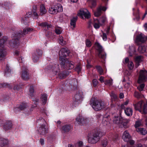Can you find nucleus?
Returning <instances> with one entry per match:
<instances>
[{"label": "nucleus", "mask_w": 147, "mask_h": 147, "mask_svg": "<svg viewBox=\"0 0 147 147\" xmlns=\"http://www.w3.org/2000/svg\"><path fill=\"white\" fill-rule=\"evenodd\" d=\"M30 75L27 70H23L21 74V77L23 80H27L30 78Z\"/></svg>", "instance_id": "9b49d317"}, {"label": "nucleus", "mask_w": 147, "mask_h": 147, "mask_svg": "<svg viewBox=\"0 0 147 147\" xmlns=\"http://www.w3.org/2000/svg\"><path fill=\"white\" fill-rule=\"evenodd\" d=\"M105 84L106 85H108L109 86H111L113 84L112 80H109L105 81Z\"/></svg>", "instance_id": "72a5a7b5"}, {"label": "nucleus", "mask_w": 147, "mask_h": 147, "mask_svg": "<svg viewBox=\"0 0 147 147\" xmlns=\"http://www.w3.org/2000/svg\"><path fill=\"white\" fill-rule=\"evenodd\" d=\"M145 85L144 84H142L138 86L137 88L140 91H142L143 90V89Z\"/></svg>", "instance_id": "a19ab883"}, {"label": "nucleus", "mask_w": 147, "mask_h": 147, "mask_svg": "<svg viewBox=\"0 0 147 147\" xmlns=\"http://www.w3.org/2000/svg\"><path fill=\"white\" fill-rule=\"evenodd\" d=\"M145 38L144 35L142 33L138 35L136 38V42H145Z\"/></svg>", "instance_id": "4468645a"}, {"label": "nucleus", "mask_w": 147, "mask_h": 147, "mask_svg": "<svg viewBox=\"0 0 147 147\" xmlns=\"http://www.w3.org/2000/svg\"><path fill=\"white\" fill-rule=\"evenodd\" d=\"M106 9L105 7L100 6L97 8L96 11L94 12V15L95 17H98L101 15L102 11H105Z\"/></svg>", "instance_id": "f8f14e48"}, {"label": "nucleus", "mask_w": 147, "mask_h": 147, "mask_svg": "<svg viewBox=\"0 0 147 147\" xmlns=\"http://www.w3.org/2000/svg\"><path fill=\"white\" fill-rule=\"evenodd\" d=\"M33 14L34 16L36 18H38V14L36 11L33 12Z\"/></svg>", "instance_id": "6e6d98bb"}, {"label": "nucleus", "mask_w": 147, "mask_h": 147, "mask_svg": "<svg viewBox=\"0 0 147 147\" xmlns=\"http://www.w3.org/2000/svg\"><path fill=\"white\" fill-rule=\"evenodd\" d=\"M54 7H51L49 9V12L51 14H55L57 13V12L55 10Z\"/></svg>", "instance_id": "c85d7f7f"}, {"label": "nucleus", "mask_w": 147, "mask_h": 147, "mask_svg": "<svg viewBox=\"0 0 147 147\" xmlns=\"http://www.w3.org/2000/svg\"><path fill=\"white\" fill-rule=\"evenodd\" d=\"M90 103L93 108L96 111L100 110L105 106V103L102 101L94 98H92Z\"/></svg>", "instance_id": "f03ea898"}, {"label": "nucleus", "mask_w": 147, "mask_h": 147, "mask_svg": "<svg viewBox=\"0 0 147 147\" xmlns=\"http://www.w3.org/2000/svg\"><path fill=\"white\" fill-rule=\"evenodd\" d=\"M144 146H142L141 144H140L138 146L135 145L132 147H144Z\"/></svg>", "instance_id": "69168bd1"}, {"label": "nucleus", "mask_w": 147, "mask_h": 147, "mask_svg": "<svg viewBox=\"0 0 147 147\" xmlns=\"http://www.w3.org/2000/svg\"><path fill=\"white\" fill-rule=\"evenodd\" d=\"M6 69L7 70V71H5V75L6 76H8V74L10 73L11 72V70L10 69H9V67H6Z\"/></svg>", "instance_id": "c03bdc74"}, {"label": "nucleus", "mask_w": 147, "mask_h": 147, "mask_svg": "<svg viewBox=\"0 0 147 147\" xmlns=\"http://www.w3.org/2000/svg\"><path fill=\"white\" fill-rule=\"evenodd\" d=\"M40 142L42 145H43L44 143V140L43 139H40Z\"/></svg>", "instance_id": "774afa93"}, {"label": "nucleus", "mask_w": 147, "mask_h": 147, "mask_svg": "<svg viewBox=\"0 0 147 147\" xmlns=\"http://www.w3.org/2000/svg\"><path fill=\"white\" fill-rule=\"evenodd\" d=\"M142 125V123L141 121H138L136 122L135 124V127L136 128Z\"/></svg>", "instance_id": "58836bf2"}, {"label": "nucleus", "mask_w": 147, "mask_h": 147, "mask_svg": "<svg viewBox=\"0 0 147 147\" xmlns=\"http://www.w3.org/2000/svg\"><path fill=\"white\" fill-rule=\"evenodd\" d=\"M37 9V6L36 5H34L33 6L32 11H36V10Z\"/></svg>", "instance_id": "5fc2aeb1"}, {"label": "nucleus", "mask_w": 147, "mask_h": 147, "mask_svg": "<svg viewBox=\"0 0 147 147\" xmlns=\"http://www.w3.org/2000/svg\"><path fill=\"white\" fill-rule=\"evenodd\" d=\"M12 126V123L11 122L6 123L4 125V128L5 130L10 129Z\"/></svg>", "instance_id": "a878e982"}, {"label": "nucleus", "mask_w": 147, "mask_h": 147, "mask_svg": "<svg viewBox=\"0 0 147 147\" xmlns=\"http://www.w3.org/2000/svg\"><path fill=\"white\" fill-rule=\"evenodd\" d=\"M69 52L67 51L65 48L62 49L59 53V60L61 61V66L63 67H65L64 65H69V63H65L64 62L65 57L68 55Z\"/></svg>", "instance_id": "7ed1b4c3"}, {"label": "nucleus", "mask_w": 147, "mask_h": 147, "mask_svg": "<svg viewBox=\"0 0 147 147\" xmlns=\"http://www.w3.org/2000/svg\"><path fill=\"white\" fill-rule=\"evenodd\" d=\"M101 132V130L98 129L94 131L89 134L88 136L89 142L92 144L97 142L100 139V135Z\"/></svg>", "instance_id": "f257e3e1"}, {"label": "nucleus", "mask_w": 147, "mask_h": 147, "mask_svg": "<svg viewBox=\"0 0 147 147\" xmlns=\"http://www.w3.org/2000/svg\"><path fill=\"white\" fill-rule=\"evenodd\" d=\"M96 68L98 72V73L100 74H102L103 72V70L102 68L99 66H98L96 67Z\"/></svg>", "instance_id": "f704fd0d"}, {"label": "nucleus", "mask_w": 147, "mask_h": 147, "mask_svg": "<svg viewBox=\"0 0 147 147\" xmlns=\"http://www.w3.org/2000/svg\"><path fill=\"white\" fill-rule=\"evenodd\" d=\"M59 43L62 45H63L66 44V42L63 39V37L62 36H60L59 38Z\"/></svg>", "instance_id": "cd10ccee"}, {"label": "nucleus", "mask_w": 147, "mask_h": 147, "mask_svg": "<svg viewBox=\"0 0 147 147\" xmlns=\"http://www.w3.org/2000/svg\"><path fill=\"white\" fill-rule=\"evenodd\" d=\"M127 103H128V102H126L124 103V104L121 105V108L122 109H124L125 108L124 105H126L127 104Z\"/></svg>", "instance_id": "bf43d9fd"}, {"label": "nucleus", "mask_w": 147, "mask_h": 147, "mask_svg": "<svg viewBox=\"0 0 147 147\" xmlns=\"http://www.w3.org/2000/svg\"><path fill=\"white\" fill-rule=\"evenodd\" d=\"M147 79V71L145 70L140 71L138 82L139 83L145 82Z\"/></svg>", "instance_id": "39448f33"}, {"label": "nucleus", "mask_w": 147, "mask_h": 147, "mask_svg": "<svg viewBox=\"0 0 147 147\" xmlns=\"http://www.w3.org/2000/svg\"><path fill=\"white\" fill-rule=\"evenodd\" d=\"M131 138V136L128 131H124L122 136V138L124 141L128 142L129 141Z\"/></svg>", "instance_id": "2eb2a0df"}, {"label": "nucleus", "mask_w": 147, "mask_h": 147, "mask_svg": "<svg viewBox=\"0 0 147 147\" xmlns=\"http://www.w3.org/2000/svg\"><path fill=\"white\" fill-rule=\"evenodd\" d=\"M104 78L103 77L101 76L99 79V80L101 83H102V82H105L104 81Z\"/></svg>", "instance_id": "4d7b16f0"}, {"label": "nucleus", "mask_w": 147, "mask_h": 147, "mask_svg": "<svg viewBox=\"0 0 147 147\" xmlns=\"http://www.w3.org/2000/svg\"><path fill=\"white\" fill-rule=\"evenodd\" d=\"M138 51L141 53H144L146 51V48L145 46H140L138 48Z\"/></svg>", "instance_id": "4be33fe9"}, {"label": "nucleus", "mask_w": 147, "mask_h": 147, "mask_svg": "<svg viewBox=\"0 0 147 147\" xmlns=\"http://www.w3.org/2000/svg\"><path fill=\"white\" fill-rule=\"evenodd\" d=\"M47 69L52 71L55 74H57L59 70V65L57 64H55L53 66L50 65L47 67Z\"/></svg>", "instance_id": "9d476101"}, {"label": "nucleus", "mask_w": 147, "mask_h": 147, "mask_svg": "<svg viewBox=\"0 0 147 147\" xmlns=\"http://www.w3.org/2000/svg\"><path fill=\"white\" fill-rule=\"evenodd\" d=\"M42 51L39 49H38L36 50V51L34 54H36L37 55H38V56L40 57L41 56L42 54Z\"/></svg>", "instance_id": "c9c22d12"}, {"label": "nucleus", "mask_w": 147, "mask_h": 147, "mask_svg": "<svg viewBox=\"0 0 147 147\" xmlns=\"http://www.w3.org/2000/svg\"><path fill=\"white\" fill-rule=\"evenodd\" d=\"M130 85V83L129 82L126 83V84H125V86L126 88H128L129 87Z\"/></svg>", "instance_id": "680f3d73"}, {"label": "nucleus", "mask_w": 147, "mask_h": 147, "mask_svg": "<svg viewBox=\"0 0 147 147\" xmlns=\"http://www.w3.org/2000/svg\"><path fill=\"white\" fill-rule=\"evenodd\" d=\"M86 45L87 47H89L92 45V43L91 41L88 39H87L86 41Z\"/></svg>", "instance_id": "4c0bfd02"}, {"label": "nucleus", "mask_w": 147, "mask_h": 147, "mask_svg": "<svg viewBox=\"0 0 147 147\" xmlns=\"http://www.w3.org/2000/svg\"><path fill=\"white\" fill-rule=\"evenodd\" d=\"M39 57L38 55H37L36 54H33L32 55V60L34 62H37L38 59V58Z\"/></svg>", "instance_id": "473e14b6"}, {"label": "nucleus", "mask_w": 147, "mask_h": 147, "mask_svg": "<svg viewBox=\"0 0 147 147\" xmlns=\"http://www.w3.org/2000/svg\"><path fill=\"white\" fill-rule=\"evenodd\" d=\"M93 84L94 86H96L98 83V81L97 80L94 79L93 80Z\"/></svg>", "instance_id": "49530a36"}, {"label": "nucleus", "mask_w": 147, "mask_h": 147, "mask_svg": "<svg viewBox=\"0 0 147 147\" xmlns=\"http://www.w3.org/2000/svg\"><path fill=\"white\" fill-rule=\"evenodd\" d=\"M32 30V29L29 28H27V29L23 31V33L25 34L28 33V32L31 31Z\"/></svg>", "instance_id": "3c124183"}, {"label": "nucleus", "mask_w": 147, "mask_h": 147, "mask_svg": "<svg viewBox=\"0 0 147 147\" xmlns=\"http://www.w3.org/2000/svg\"><path fill=\"white\" fill-rule=\"evenodd\" d=\"M8 142V140L5 139L0 138V146H2L7 144Z\"/></svg>", "instance_id": "5701e85b"}, {"label": "nucleus", "mask_w": 147, "mask_h": 147, "mask_svg": "<svg viewBox=\"0 0 147 147\" xmlns=\"http://www.w3.org/2000/svg\"><path fill=\"white\" fill-rule=\"evenodd\" d=\"M40 99L42 103L45 104L47 100V97L46 95H42L40 97Z\"/></svg>", "instance_id": "b1692460"}, {"label": "nucleus", "mask_w": 147, "mask_h": 147, "mask_svg": "<svg viewBox=\"0 0 147 147\" xmlns=\"http://www.w3.org/2000/svg\"><path fill=\"white\" fill-rule=\"evenodd\" d=\"M137 131L143 135H145L147 133V131L143 128H139L136 129Z\"/></svg>", "instance_id": "aec40b11"}, {"label": "nucleus", "mask_w": 147, "mask_h": 147, "mask_svg": "<svg viewBox=\"0 0 147 147\" xmlns=\"http://www.w3.org/2000/svg\"><path fill=\"white\" fill-rule=\"evenodd\" d=\"M32 12H28L25 15L26 18H29L31 17L32 16Z\"/></svg>", "instance_id": "8fccbe9b"}, {"label": "nucleus", "mask_w": 147, "mask_h": 147, "mask_svg": "<svg viewBox=\"0 0 147 147\" xmlns=\"http://www.w3.org/2000/svg\"><path fill=\"white\" fill-rule=\"evenodd\" d=\"M102 38L103 40L104 41H106L107 40V36L106 34L105 33H103H103Z\"/></svg>", "instance_id": "de8ad7c7"}, {"label": "nucleus", "mask_w": 147, "mask_h": 147, "mask_svg": "<svg viewBox=\"0 0 147 147\" xmlns=\"http://www.w3.org/2000/svg\"><path fill=\"white\" fill-rule=\"evenodd\" d=\"M134 64L133 62L131 61H129L128 63L127 66L129 69H132L134 67Z\"/></svg>", "instance_id": "2f4dec72"}, {"label": "nucleus", "mask_w": 147, "mask_h": 147, "mask_svg": "<svg viewBox=\"0 0 147 147\" xmlns=\"http://www.w3.org/2000/svg\"><path fill=\"white\" fill-rule=\"evenodd\" d=\"M6 53L5 50L4 49H1L0 50V60H1V58H3L5 57Z\"/></svg>", "instance_id": "393cba45"}, {"label": "nucleus", "mask_w": 147, "mask_h": 147, "mask_svg": "<svg viewBox=\"0 0 147 147\" xmlns=\"http://www.w3.org/2000/svg\"><path fill=\"white\" fill-rule=\"evenodd\" d=\"M91 16L90 13L86 9H81L77 14V16L73 18H89Z\"/></svg>", "instance_id": "20e7f679"}, {"label": "nucleus", "mask_w": 147, "mask_h": 147, "mask_svg": "<svg viewBox=\"0 0 147 147\" xmlns=\"http://www.w3.org/2000/svg\"><path fill=\"white\" fill-rule=\"evenodd\" d=\"M62 32V30L61 29L58 28L55 30V32L57 34H60Z\"/></svg>", "instance_id": "a18cd8bd"}, {"label": "nucleus", "mask_w": 147, "mask_h": 147, "mask_svg": "<svg viewBox=\"0 0 147 147\" xmlns=\"http://www.w3.org/2000/svg\"><path fill=\"white\" fill-rule=\"evenodd\" d=\"M20 88L19 86L18 85H16L14 86L13 88V89L15 90H18L20 89Z\"/></svg>", "instance_id": "864d4df0"}, {"label": "nucleus", "mask_w": 147, "mask_h": 147, "mask_svg": "<svg viewBox=\"0 0 147 147\" xmlns=\"http://www.w3.org/2000/svg\"><path fill=\"white\" fill-rule=\"evenodd\" d=\"M142 112L144 113H147V103L145 104L144 103V105L142 107Z\"/></svg>", "instance_id": "7c9ffc66"}, {"label": "nucleus", "mask_w": 147, "mask_h": 147, "mask_svg": "<svg viewBox=\"0 0 147 147\" xmlns=\"http://www.w3.org/2000/svg\"><path fill=\"white\" fill-rule=\"evenodd\" d=\"M40 25L43 27L47 26V28L48 29L50 28L51 26L48 25V24L46 22L42 23L40 24Z\"/></svg>", "instance_id": "e433bc0d"}, {"label": "nucleus", "mask_w": 147, "mask_h": 147, "mask_svg": "<svg viewBox=\"0 0 147 147\" xmlns=\"http://www.w3.org/2000/svg\"><path fill=\"white\" fill-rule=\"evenodd\" d=\"M26 107V105L25 104H23L22 105H21L20 107V109H23Z\"/></svg>", "instance_id": "e2e57ef3"}, {"label": "nucleus", "mask_w": 147, "mask_h": 147, "mask_svg": "<svg viewBox=\"0 0 147 147\" xmlns=\"http://www.w3.org/2000/svg\"><path fill=\"white\" fill-rule=\"evenodd\" d=\"M113 121L114 123L116 124L121 123L124 126L126 124H125L124 123H127L128 121L125 120L123 119V118L121 117H118V116H115L113 118Z\"/></svg>", "instance_id": "0eeeda50"}, {"label": "nucleus", "mask_w": 147, "mask_h": 147, "mask_svg": "<svg viewBox=\"0 0 147 147\" xmlns=\"http://www.w3.org/2000/svg\"><path fill=\"white\" fill-rule=\"evenodd\" d=\"M129 51H130L129 52V53H134L135 52V49L134 47L133 46H131L130 47H129Z\"/></svg>", "instance_id": "37998d69"}, {"label": "nucleus", "mask_w": 147, "mask_h": 147, "mask_svg": "<svg viewBox=\"0 0 147 147\" xmlns=\"http://www.w3.org/2000/svg\"><path fill=\"white\" fill-rule=\"evenodd\" d=\"M39 131L41 132V134L42 135H44L46 133V129L45 128H40L39 129Z\"/></svg>", "instance_id": "79ce46f5"}, {"label": "nucleus", "mask_w": 147, "mask_h": 147, "mask_svg": "<svg viewBox=\"0 0 147 147\" xmlns=\"http://www.w3.org/2000/svg\"><path fill=\"white\" fill-rule=\"evenodd\" d=\"M77 146L81 147L83 145V142L82 141H79L77 142L76 144Z\"/></svg>", "instance_id": "603ef678"}, {"label": "nucleus", "mask_w": 147, "mask_h": 147, "mask_svg": "<svg viewBox=\"0 0 147 147\" xmlns=\"http://www.w3.org/2000/svg\"><path fill=\"white\" fill-rule=\"evenodd\" d=\"M129 61V59L128 57H126L125 59V63H128Z\"/></svg>", "instance_id": "338daca9"}, {"label": "nucleus", "mask_w": 147, "mask_h": 147, "mask_svg": "<svg viewBox=\"0 0 147 147\" xmlns=\"http://www.w3.org/2000/svg\"><path fill=\"white\" fill-rule=\"evenodd\" d=\"M124 111L126 115L127 116H131L132 115L133 111L131 108L127 107L124 109Z\"/></svg>", "instance_id": "dca6fc26"}, {"label": "nucleus", "mask_w": 147, "mask_h": 147, "mask_svg": "<svg viewBox=\"0 0 147 147\" xmlns=\"http://www.w3.org/2000/svg\"><path fill=\"white\" fill-rule=\"evenodd\" d=\"M134 96L138 98L140 97L139 94L137 92H135L134 93Z\"/></svg>", "instance_id": "13d9d810"}, {"label": "nucleus", "mask_w": 147, "mask_h": 147, "mask_svg": "<svg viewBox=\"0 0 147 147\" xmlns=\"http://www.w3.org/2000/svg\"><path fill=\"white\" fill-rule=\"evenodd\" d=\"M105 20L104 19H94L93 26L95 29L99 28L100 26L103 25Z\"/></svg>", "instance_id": "423d86ee"}, {"label": "nucleus", "mask_w": 147, "mask_h": 147, "mask_svg": "<svg viewBox=\"0 0 147 147\" xmlns=\"http://www.w3.org/2000/svg\"><path fill=\"white\" fill-rule=\"evenodd\" d=\"M57 13L60 12L62 11V7L60 4H57L54 7Z\"/></svg>", "instance_id": "a211bd4d"}, {"label": "nucleus", "mask_w": 147, "mask_h": 147, "mask_svg": "<svg viewBox=\"0 0 147 147\" xmlns=\"http://www.w3.org/2000/svg\"><path fill=\"white\" fill-rule=\"evenodd\" d=\"M81 67L80 65L77 66L76 68V70L77 71L79 74L81 71Z\"/></svg>", "instance_id": "09e8293b"}, {"label": "nucleus", "mask_w": 147, "mask_h": 147, "mask_svg": "<svg viewBox=\"0 0 147 147\" xmlns=\"http://www.w3.org/2000/svg\"><path fill=\"white\" fill-rule=\"evenodd\" d=\"M95 45L97 50L99 51L98 56L100 57L105 59V58L106 55L105 54L102 52L103 51V49L102 47L98 42H96Z\"/></svg>", "instance_id": "6e6552de"}, {"label": "nucleus", "mask_w": 147, "mask_h": 147, "mask_svg": "<svg viewBox=\"0 0 147 147\" xmlns=\"http://www.w3.org/2000/svg\"><path fill=\"white\" fill-rule=\"evenodd\" d=\"M76 123L77 124L81 125L86 123L88 120L86 118H84L82 116H78L76 119Z\"/></svg>", "instance_id": "1a4fd4ad"}, {"label": "nucleus", "mask_w": 147, "mask_h": 147, "mask_svg": "<svg viewBox=\"0 0 147 147\" xmlns=\"http://www.w3.org/2000/svg\"><path fill=\"white\" fill-rule=\"evenodd\" d=\"M135 59L136 62L138 64L143 61L144 59L143 57L141 55L136 56Z\"/></svg>", "instance_id": "6ab92c4d"}, {"label": "nucleus", "mask_w": 147, "mask_h": 147, "mask_svg": "<svg viewBox=\"0 0 147 147\" xmlns=\"http://www.w3.org/2000/svg\"><path fill=\"white\" fill-rule=\"evenodd\" d=\"M144 102L141 101L138 102L134 106L135 109L136 110H138L140 112H142V107L144 105Z\"/></svg>", "instance_id": "ddd939ff"}, {"label": "nucleus", "mask_w": 147, "mask_h": 147, "mask_svg": "<svg viewBox=\"0 0 147 147\" xmlns=\"http://www.w3.org/2000/svg\"><path fill=\"white\" fill-rule=\"evenodd\" d=\"M76 21V19H71L70 25L71 26H73V28L75 27Z\"/></svg>", "instance_id": "c756f323"}, {"label": "nucleus", "mask_w": 147, "mask_h": 147, "mask_svg": "<svg viewBox=\"0 0 147 147\" xmlns=\"http://www.w3.org/2000/svg\"><path fill=\"white\" fill-rule=\"evenodd\" d=\"M10 45L12 46H14V44H17L16 43V42H15V41H11V42H10Z\"/></svg>", "instance_id": "052dcab7"}, {"label": "nucleus", "mask_w": 147, "mask_h": 147, "mask_svg": "<svg viewBox=\"0 0 147 147\" xmlns=\"http://www.w3.org/2000/svg\"><path fill=\"white\" fill-rule=\"evenodd\" d=\"M75 101L76 102H80L82 99V97L81 95H79L78 94H76L75 96Z\"/></svg>", "instance_id": "bb28decb"}, {"label": "nucleus", "mask_w": 147, "mask_h": 147, "mask_svg": "<svg viewBox=\"0 0 147 147\" xmlns=\"http://www.w3.org/2000/svg\"><path fill=\"white\" fill-rule=\"evenodd\" d=\"M124 97V94L122 93H121L119 94V98H122Z\"/></svg>", "instance_id": "0e129e2a"}, {"label": "nucleus", "mask_w": 147, "mask_h": 147, "mask_svg": "<svg viewBox=\"0 0 147 147\" xmlns=\"http://www.w3.org/2000/svg\"><path fill=\"white\" fill-rule=\"evenodd\" d=\"M47 10L44 5L43 4H41L40 7V13L39 15H43L46 12Z\"/></svg>", "instance_id": "f3484780"}, {"label": "nucleus", "mask_w": 147, "mask_h": 147, "mask_svg": "<svg viewBox=\"0 0 147 147\" xmlns=\"http://www.w3.org/2000/svg\"><path fill=\"white\" fill-rule=\"evenodd\" d=\"M29 92V95L30 96H32L33 95V93H34V90L32 86H31L30 87Z\"/></svg>", "instance_id": "ea45409f"}, {"label": "nucleus", "mask_w": 147, "mask_h": 147, "mask_svg": "<svg viewBox=\"0 0 147 147\" xmlns=\"http://www.w3.org/2000/svg\"><path fill=\"white\" fill-rule=\"evenodd\" d=\"M71 127L69 125H66L63 126L62 128V130L64 132H68L70 130Z\"/></svg>", "instance_id": "412c9836"}]
</instances>
